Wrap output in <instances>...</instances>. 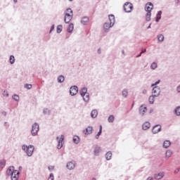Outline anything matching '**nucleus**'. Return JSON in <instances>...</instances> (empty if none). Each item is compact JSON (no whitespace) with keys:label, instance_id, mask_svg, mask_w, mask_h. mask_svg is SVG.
Instances as JSON below:
<instances>
[{"label":"nucleus","instance_id":"9b49d317","mask_svg":"<svg viewBox=\"0 0 180 180\" xmlns=\"http://www.w3.org/2000/svg\"><path fill=\"white\" fill-rule=\"evenodd\" d=\"M92 131H94V127L89 126L85 130L83 131V133L86 134V136H88V134H91Z\"/></svg>","mask_w":180,"mask_h":180},{"label":"nucleus","instance_id":"58836bf2","mask_svg":"<svg viewBox=\"0 0 180 180\" xmlns=\"http://www.w3.org/2000/svg\"><path fill=\"white\" fill-rule=\"evenodd\" d=\"M13 99H14V101H19V96H18V95H16V94H14L13 96Z\"/></svg>","mask_w":180,"mask_h":180},{"label":"nucleus","instance_id":"09e8293b","mask_svg":"<svg viewBox=\"0 0 180 180\" xmlns=\"http://www.w3.org/2000/svg\"><path fill=\"white\" fill-rule=\"evenodd\" d=\"M147 180H153V177H148Z\"/></svg>","mask_w":180,"mask_h":180},{"label":"nucleus","instance_id":"c85d7f7f","mask_svg":"<svg viewBox=\"0 0 180 180\" xmlns=\"http://www.w3.org/2000/svg\"><path fill=\"white\" fill-rule=\"evenodd\" d=\"M108 120L109 123H113V122L115 120V116L110 115Z\"/></svg>","mask_w":180,"mask_h":180},{"label":"nucleus","instance_id":"f3484780","mask_svg":"<svg viewBox=\"0 0 180 180\" xmlns=\"http://www.w3.org/2000/svg\"><path fill=\"white\" fill-rule=\"evenodd\" d=\"M84 102H88L89 101V93H86V94L82 96Z\"/></svg>","mask_w":180,"mask_h":180},{"label":"nucleus","instance_id":"a19ab883","mask_svg":"<svg viewBox=\"0 0 180 180\" xmlns=\"http://www.w3.org/2000/svg\"><path fill=\"white\" fill-rule=\"evenodd\" d=\"M48 180H54V175L53 174H51Z\"/></svg>","mask_w":180,"mask_h":180},{"label":"nucleus","instance_id":"6e6552de","mask_svg":"<svg viewBox=\"0 0 180 180\" xmlns=\"http://www.w3.org/2000/svg\"><path fill=\"white\" fill-rule=\"evenodd\" d=\"M70 95H72V96H74V95H77L78 94V86H72L70 89Z\"/></svg>","mask_w":180,"mask_h":180},{"label":"nucleus","instance_id":"79ce46f5","mask_svg":"<svg viewBox=\"0 0 180 180\" xmlns=\"http://www.w3.org/2000/svg\"><path fill=\"white\" fill-rule=\"evenodd\" d=\"M146 51H147V49H142L140 55L138 56L137 57H141V54H143V53H146Z\"/></svg>","mask_w":180,"mask_h":180},{"label":"nucleus","instance_id":"c756f323","mask_svg":"<svg viewBox=\"0 0 180 180\" xmlns=\"http://www.w3.org/2000/svg\"><path fill=\"white\" fill-rule=\"evenodd\" d=\"M64 79H65L64 76L60 75L58 77V82H60V83L64 82Z\"/></svg>","mask_w":180,"mask_h":180},{"label":"nucleus","instance_id":"4c0bfd02","mask_svg":"<svg viewBox=\"0 0 180 180\" xmlns=\"http://www.w3.org/2000/svg\"><path fill=\"white\" fill-rule=\"evenodd\" d=\"M128 94H129V92H127V90H124L122 91V95H123V96H124V98H126Z\"/></svg>","mask_w":180,"mask_h":180},{"label":"nucleus","instance_id":"9d476101","mask_svg":"<svg viewBox=\"0 0 180 180\" xmlns=\"http://www.w3.org/2000/svg\"><path fill=\"white\" fill-rule=\"evenodd\" d=\"M153 8H154V6L153 5V4L148 3V4H146L145 11L146 12H150L151 13V11H153Z\"/></svg>","mask_w":180,"mask_h":180},{"label":"nucleus","instance_id":"7c9ffc66","mask_svg":"<svg viewBox=\"0 0 180 180\" xmlns=\"http://www.w3.org/2000/svg\"><path fill=\"white\" fill-rule=\"evenodd\" d=\"M174 112L176 113V116H180V106L175 109Z\"/></svg>","mask_w":180,"mask_h":180},{"label":"nucleus","instance_id":"e433bc0d","mask_svg":"<svg viewBox=\"0 0 180 180\" xmlns=\"http://www.w3.org/2000/svg\"><path fill=\"white\" fill-rule=\"evenodd\" d=\"M9 60H10L11 64H13V63H15V56H11Z\"/></svg>","mask_w":180,"mask_h":180},{"label":"nucleus","instance_id":"1a4fd4ad","mask_svg":"<svg viewBox=\"0 0 180 180\" xmlns=\"http://www.w3.org/2000/svg\"><path fill=\"white\" fill-rule=\"evenodd\" d=\"M152 131L154 134H157V133H160L161 131V125L158 124L153 127L152 129Z\"/></svg>","mask_w":180,"mask_h":180},{"label":"nucleus","instance_id":"dca6fc26","mask_svg":"<svg viewBox=\"0 0 180 180\" xmlns=\"http://www.w3.org/2000/svg\"><path fill=\"white\" fill-rule=\"evenodd\" d=\"M109 20H110V23H111V26H113V25H115V15H109Z\"/></svg>","mask_w":180,"mask_h":180},{"label":"nucleus","instance_id":"7ed1b4c3","mask_svg":"<svg viewBox=\"0 0 180 180\" xmlns=\"http://www.w3.org/2000/svg\"><path fill=\"white\" fill-rule=\"evenodd\" d=\"M22 148L24 151H25L28 157H32V155H33V151H34V146L32 145L29 146L23 145Z\"/></svg>","mask_w":180,"mask_h":180},{"label":"nucleus","instance_id":"4468645a","mask_svg":"<svg viewBox=\"0 0 180 180\" xmlns=\"http://www.w3.org/2000/svg\"><path fill=\"white\" fill-rule=\"evenodd\" d=\"M151 127V124H150V122H145V123L142 125V128H143V130H148V129L149 127Z\"/></svg>","mask_w":180,"mask_h":180},{"label":"nucleus","instance_id":"5701e85b","mask_svg":"<svg viewBox=\"0 0 180 180\" xmlns=\"http://www.w3.org/2000/svg\"><path fill=\"white\" fill-rule=\"evenodd\" d=\"M146 20L147 22H150L151 20V12H148L146 13Z\"/></svg>","mask_w":180,"mask_h":180},{"label":"nucleus","instance_id":"3c124183","mask_svg":"<svg viewBox=\"0 0 180 180\" xmlns=\"http://www.w3.org/2000/svg\"><path fill=\"white\" fill-rule=\"evenodd\" d=\"M92 180H96V179H93Z\"/></svg>","mask_w":180,"mask_h":180},{"label":"nucleus","instance_id":"f03ea898","mask_svg":"<svg viewBox=\"0 0 180 180\" xmlns=\"http://www.w3.org/2000/svg\"><path fill=\"white\" fill-rule=\"evenodd\" d=\"M72 10L71 8H68L65 11V22L70 23V22H71V19H72Z\"/></svg>","mask_w":180,"mask_h":180},{"label":"nucleus","instance_id":"a18cd8bd","mask_svg":"<svg viewBox=\"0 0 180 180\" xmlns=\"http://www.w3.org/2000/svg\"><path fill=\"white\" fill-rule=\"evenodd\" d=\"M48 168H49V171H53V169H54V167H53V166H49Z\"/></svg>","mask_w":180,"mask_h":180},{"label":"nucleus","instance_id":"bb28decb","mask_svg":"<svg viewBox=\"0 0 180 180\" xmlns=\"http://www.w3.org/2000/svg\"><path fill=\"white\" fill-rule=\"evenodd\" d=\"M113 25H111V23H105L103 25L104 29H105V30H108V29H110V27H112Z\"/></svg>","mask_w":180,"mask_h":180},{"label":"nucleus","instance_id":"ddd939ff","mask_svg":"<svg viewBox=\"0 0 180 180\" xmlns=\"http://www.w3.org/2000/svg\"><path fill=\"white\" fill-rule=\"evenodd\" d=\"M164 172H161L157 174H155L154 178L155 179H162V178H164Z\"/></svg>","mask_w":180,"mask_h":180},{"label":"nucleus","instance_id":"cd10ccee","mask_svg":"<svg viewBox=\"0 0 180 180\" xmlns=\"http://www.w3.org/2000/svg\"><path fill=\"white\" fill-rule=\"evenodd\" d=\"M56 32L57 33H61L63 32V25H58Z\"/></svg>","mask_w":180,"mask_h":180},{"label":"nucleus","instance_id":"72a5a7b5","mask_svg":"<svg viewBox=\"0 0 180 180\" xmlns=\"http://www.w3.org/2000/svg\"><path fill=\"white\" fill-rule=\"evenodd\" d=\"M102 134V125H100V130L98 134L96 136V139H99V136Z\"/></svg>","mask_w":180,"mask_h":180},{"label":"nucleus","instance_id":"393cba45","mask_svg":"<svg viewBox=\"0 0 180 180\" xmlns=\"http://www.w3.org/2000/svg\"><path fill=\"white\" fill-rule=\"evenodd\" d=\"M73 142L75 143V144H78L79 143V136H75L73 137Z\"/></svg>","mask_w":180,"mask_h":180},{"label":"nucleus","instance_id":"603ef678","mask_svg":"<svg viewBox=\"0 0 180 180\" xmlns=\"http://www.w3.org/2000/svg\"><path fill=\"white\" fill-rule=\"evenodd\" d=\"M70 1H72V0H69Z\"/></svg>","mask_w":180,"mask_h":180},{"label":"nucleus","instance_id":"de8ad7c7","mask_svg":"<svg viewBox=\"0 0 180 180\" xmlns=\"http://www.w3.org/2000/svg\"><path fill=\"white\" fill-rule=\"evenodd\" d=\"M160 19H161V18H160V15H158V18H157L156 22H158V20H160Z\"/></svg>","mask_w":180,"mask_h":180},{"label":"nucleus","instance_id":"8fccbe9b","mask_svg":"<svg viewBox=\"0 0 180 180\" xmlns=\"http://www.w3.org/2000/svg\"><path fill=\"white\" fill-rule=\"evenodd\" d=\"M151 27V24L148 26V29H150Z\"/></svg>","mask_w":180,"mask_h":180},{"label":"nucleus","instance_id":"f8f14e48","mask_svg":"<svg viewBox=\"0 0 180 180\" xmlns=\"http://www.w3.org/2000/svg\"><path fill=\"white\" fill-rule=\"evenodd\" d=\"M147 110V107H145L144 105H141L139 108V113L141 115H144L146 113V111Z\"/></svg>","mask_w":180,"mask_h":180},{"label":"nucleus","instance_id":"6ab92c4d","mask_svg":"<svg viewBox=\"0 0 180 180\" xmlns=\"http://www.w3.org/2000/svg\"><path fill=\"white\" fill-rule=\"evenodd\" d=\"M86 94H88V90L86 89V88L82 89L80 91L81 96H84V95H85Z\"/></svg>","mask_w":180,"mask_h":180},{"label":"nucleus","instance_id":"ea45409f","mask_svg":"<svg viewBox=\"0 0 180 180\" xmlns=\"http://www.w3.org/2000/svg\"><path fill=\"white\" fill-rule=\"evenodd\" d=\"M25 88H27V89H32V84H25Z\"/></svg>","mask_w":180,"mask_h":180},{"label":"nucleus","instance_id":"0eeeda50","mask_svg":"<svg viewBox=\"0 0 180 180\" xmlns=\"http://www.w3.org/2000/svg\"><path fill=\"white\" fill-rule=\"evenodd\" d=\"M31 131H32V136H36V134H37L39 131V124H37V123H35L32 125Z\"/></svg>","mask_w":180,"mask_h":180},{"label":"nucleus","instance_id":"4be33fe9","mask_svg":"<svg viewBox=\"0 0 180 180\" xmlns=\"http://www.w3.org/2000/svg\"><path fill=\"white\" fill-rule=\"evenodd\" d=\"M169 146H171V142L169 141H165L163 143V147H165V148H168Z\"/></svg>","mask_w":180,"mask_h":180},{"label":"nucleus","instance_id":"49530a36","mask_svg":"<svg viewBox=\"0 0 180 180\" xmlns=\"http://www.w3.org/2000/svg\"><path fill=\"white\" fill-rule=\"evenodd\" d=\"M177 92H180V86L177 87Z\"/></svg>","mask_w":180,"mask_h":180},{"label":"nucleus","instance_id":"423d86ee","mask_svg":"<svg viewBox=\"0 0 180 180\" xmlns=\"http://www.w3.org/2000/svg\"><path fill=\"white\" fill-rule=\"evenodd\" d=\"M124 9L125 12H131V11H133V4L129 2L125 3L124 5Z\"/></svg>","mask_w":180,"mask_h":180},{"label":"nucleus","instance_id":"39448f33","mask_svg":"<svg viewBox=\"0 0 180 180\" xmlns=\"http://www.w3.org/2000/svg\"><path fill=\"white\" fill-rule=\"evenodd\" d=\"M56 140L58 141V148L60 150L62 148L63 145L64 144V135H61L60 137H57Z\"/></svg>","mask_w":180,"mask_h":180},{"label":"nucleus","instance_id":"37998d69","mask_svg":"<svg viewBox=\"0 0 180 180\" xmlns=\"http://www.w3.org/2000/svg\"><path fill=\"white\" fill-rule=\"evenodd\" d=\"M3 95H4V96H9V94L6 91H4Z\"/></svg>","mask_w":180,"mask_h":180},{"label":"nucleus","instance_id":"a211bd4d","mask_svg":"<svg viewBox=\"0 0 180 180\" xmlns=\"http://www.w3.org/2000/svg\"><path fill=\"white\" fill-rule=\"evenodd\" d=\"M82 25H86V23H88V22H89V18H88L87 17H84L83 18H82L81 20Z\"/></svg>","mask_w":180,"mask_h":180},{"label":"nucleus","instance_id":"aec40b11","mask_svg":"<svg viewBox=\"0 0 180 180\" xmlns=\"http://www.w3.org/2000/svg\"><path fill=\"white\" fill-rule=\"evenodd\" d=\"M91 116L93 118L96 117V116H98V110H93L91 112Z\"/></svg>","mask_w":180,"mask_h":180},{"label":"nucleus","instance_id":"f704fd0d","mask_svg":"<svg viewBox=\"0 0 180 180\" xmlns=\"http://www.w3.org/2000/svg\"><path fill=\"white\" fill-rule=\"evenodd\" d=\"M154 96H155L154 94H153V96H150L149 97V102H150V103H154V101H155Z\"/></svg>","mask_w":180,"mask_h":180},{"label":"nucleus","instance_id":"2eb2a0df","mask_svg":"<svg viewBox=\"0 0 180 180\" xmlns=\"http://www.w3.org/2000/svg\"><path fill=\"white\" fill-rule=\"evenodd\" d=\"M67 168L68 169H74V168H75V164H74L73 162H69L67 164Z\"/></svg>","mask_w":180,"mask_h":180},{"label":"nucleus","instance_id":"a878e982","mask_svg":"<svg viewBox=\"0 0 180 180\" xmlns=\"http://www.w3.org/2000/svg\"><path fill=\"white\" fill-rule=\"evenodd\" d=\"M106 160H109L112 158V152L109 151L105 154Z\"/></svg>","mask_w":180,"mask_h":180},{"label":"nucleus","instance_id":"b1692460","mask_svg":"<svg viewBox=\"0 0 180 180\" xmlns=\"http://www.w3.org/2000/svg\"><path fill=\"white\" fill-rule=\"evenodd\" d=\"M99 153H101V147L96 146L94 149L95 155H98V154H99Z\"/></svg>","mask_w":180,"mask_h":180},{"label":"nucleus","instance_id":"f257e3e1","mask_svg":"<svg viewBox=\"0 0 180 180\" xmlns=\"http://www.w3.org/2000/svg\"><path fill=\"white\" fill-rule=\"evenodd\" d=\"M8 175H11L12 180H18L19 179V172L18 170H15V167L11 166L9 169H7Z\"/></svg>","mask_w":180,"mask_h":180},{"label":"nucleus","instance_id":"473e14b6","mask_svg":"<svg viewBox=\"0 0 180 180\" xmlns=\"http://www.w3.org/2000/svg\"><path fill=\"white\" fill-rule=\"evenodd\" d=\"M172 155V151L171 150H167L166 152V158H169Z\"/></svg>","mask_w":180,"mask_h":180},{"label":"nucleus","instance_id":"c03bdc74","mask_svg":"<svg viewBox=\"0 0 180 180\" xmlns=\"http://www.w3.org/2000/svg\"><path fill=\"white\" fill-rule=\"evenodd\" d=\"M162 12L159 11L157 14V18H158V16H160V18H161V15H162Z\"/></svg>","mask_w":180,"mask_h":180},{"label":"nucleus","instance_id":"2f4dec72","mask_svg":"<svg viewBox=\"0 0 180 180\" xmlns=\"http://www.w3.org/2000/svg\"><path fill=\"white\" fill-rule=\"evenodd\" d=\"M158 41H164V35L159 34L158 36Z\"/></svg>","mask_w":180,"mask_h":180},{"label":"nucleus","instance_id":"20e7f679","mask_svg":"<svg viewBox=\"0 0 180 180\" xmlns=\"http://www.w3.org/2000/svg\"><path fill=\"white\" fill-rule=\"evenodd\" d=\"M160 82H161V81L158 80L155 84H153L151 85V86H153V96H158V95H160V92H161V90L160 89V87L155 86V85H158V84H160Z\"/></svg>","mask_w":180,"mask_h":180},{"label":"nucleus","instance_id":"412c9836","mask_svg":"<svg viewBox=\"0 0 180 180\" xmlns=\"http://www.w3.org/2000/svg\"><path fill=\"white\" fill-rule=\"evenodd\" d=\"M74 30V24L70 23L68 27V32L69 33H71Z\"/></svg>","mask_w":180,"mask_h":180},{"label":"nucleus","instance_id":"c9c22d12","mask_svg":"<svg viewBox=\"0 0 180 180\" xmlns=\"http://www.w3.org/2000/svg\"><path fill=\"white\" fill-rule=\"evenodd\" d=\"M157 67H158V65L156 63H153L150 65V68H152V70H155Z\"/></svg>","mask_w":180,"mask_h":180}]
</instances>
